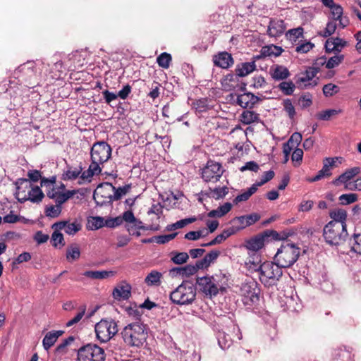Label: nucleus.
Returning <instances> with one entry per match:
<instances>
[{"label":"nucleus","instance_id":"1","mask_svg":"<svg viewBox=\"0 0 361 361\" xmlns=\"http://www.w3.org/2000/svg\"><path fill=\"white\" fill-rule=\"evenodd\" d=\"M49 66L42 61H28L19 66L14 71L13 75L21 83L27 87H35L44 80V68Z\"/></svg>","mask_w":361,"mask_h":361},{"label":"nucleus","instance_id":"2","mask_svg":"<svg viewBox=\"0 0 361 361\" xmlns=\"http://www.w3.org/2000/svg\"><path fill=\"white\" fill-rule=\"evenodd\" d=\"M200 290L206 296L212 298L219 293L226 291L228 278L224 274L219 273L212 276L198 277L196 281Z\"/></svg>","mask_w":361,"mask_h":361},{"label":"nucleus","instance_id":"3","mask_svg":"<svg viewBox=\"0 0 361 361\" xmlns=\"http://www.w3.org/2000/svg\"><path fill=\"white\" fill-rule=\"evenodd\" d=\"M121 335L128 345L138 347L145 342L147 334L142 324L135 322L126 326L123 329Z\"/></svg>","mask_w":361,"mask_h":361},{"label":"nucleus","instance_id":"4","mask_svg":"<svg viewBox=\"0 0 361 361\" xmlns=\"http://www.w3.org/2000/svg\"><path fill=\"white\" fill-rule=\"evenodd\" d=\"M283 276L282 268L276 262H264L258 274L259 279L266 287L276 286Z\"/></svg>","mask_w":361,"mask_h":361},{"label":"nucleus","instance_id":"5","mask_svg":"<svg viewBox=\"0 0 361 361\" xmlns=\"http://www.w3.org/2000/svg\"><path fill=\"white\" fill-rule=\"evenodd\" d=\"M196 289L189 281L183 282L170 293V299L174 304L185 305L195 299Z\"/></svg>","mask_w":361,"mask_h":361},{"label":"nucleus","instance_id":"6","mask_svg":"<svg viewBox=\"0 0 361 361\" xmlns=\"http://www.w3.org/2000/svg\"><path fill=\"white\" fill-rule=\"evenodd\" d=\"M300 250L294 244L282 245L274 256L275 262L281 268H288L298 260Z\"/></svg>","mask_w":361,"mask_h":361},{"label":"nucleus","instance_id":"7","mask_svg":"<svg viewBox=\"0 0 361 361\" xmlns=\"http://www.w3.org/2000/svg\"><path fill=\"white\" fill-rule=\"evenodd\" d=\"M348 235L347 228L327 224L323 228V237L326 243L332 246H338L343 243Z\"/></svg>","mask_w":361,"mask_h":361},{"label":"nucleus","instance_id":"8","mask_svg":"<svg viewBox=\"0 0 361 361\" xmlns=\"http://www.w3.org/2000/svg\"><path fill=\"white\" fill-rule=\"evenodd\" d=\"M45 65L49 66L47 71H46V68H44L43 71L44 80H45L49 78L58 80L62 77L66 71H68L61 54H54L51 57L50 63H45Z\"/></svg>","mask_w":361,"mask_h":361},{"label":"nucleus","instance_id":"9","mask_svg":"<svg viewBox=\"0 0 361 361\" xmlns=\"http://www.w3.org/2000/svg\"><path fill=\"white\" fill-rule=\"evenodd\" d=\"M111 147L104 142H95L90 152L91 163L96 166L102 167L111 156Z\"/></svg>","mask_w":361,"mask_h":361},{"label":"nucleus","instance_id":"10","mask_svg":"<svg viewBox=\"0 0 361 361\" xmlns=\"http://www.w3.org/2000/svg\"><path fill=\"white\" fill-rule=\"evenodd\" d=\"M94 330L97 338L106 343L117 334L118 329L114 320L103 319L96 324Z\"/></svg>","mask_w":361,"mask_h":361},{"label":"nucleus","instance_id":"11","mask_svg":"<svg viewBox=\"0 0 361 361\" xmlns=\"http://www.w3.org/2000/svg\"><path fill=\"white\" fill-rule=\"evenodd\" d=\"M77 360L78 361H104L105 353L103 348L96 344H87L78 349Z\"/></svg>","mask_w":361,"mask_h":361},{"label":"nucleus","instance_id":"12","mask_svg":"<svg viewBox=\"0 0 361 361\" xmlns=\"http://www.w3.org/2000/svg\"><path fill=\"white\" fill-rule=\"evenodd\" d=\"M242 301L246 306H252L259 301V288L255 281H250L242 284L240 289Z\"/></svg>","mask_w":361,"mask_h":361},{"label":"nucleus","instance_id":"13","mask_svg":"<svg viewBox=\"0 0 361 361\" xmlns=\"http://www.w3.org/2000/svg\"><path fill=\"white\" fill-rule=\"evenodd\" d=\"M235 338H242L240 329L235 326H233L231 329L218 331L216 333L218 345L223 350H228L233 345Z\"/></svg>","mask_w":361,"mask_h":361},{"label":"nucleus","instance_id":"14","mask_svg":"<svg viewBox=\"0 0 361 361\" xmlns=\"http://www.w3.org/2000/svg\"><path fill=\"white\" fill-rule=\"evenodd\" d=\"M224 170L221 164L213 160H209L202 168L201 176L206 183H216L222 176Z\"/></svg>","mask_w":361,"mask_h":361},{"label":"nucleus","instance_id":"15","mask_svg":"<svg viewBox=\"0 0 361 361\" xmlns=\"http://www.w3.org/2000/svg\"><path fill=\"white\" fill-rule=\"evenodd\" d=\"M115 190L110 183H103L99 184L93 193V198L98 205H104L114 201L113 199V191Z\"/></svg>","mask_w":361,"mask_h":361},{"label":"nucleus","instance_id":"16","mask_svg":"<svg viewBox=\"0 0 361 361\" xmlns=\"http://www.w3.org/2000/svg\"><path fill=\"white\" fill-rule=\"evenodd\" d=\"M269 237L267 232L257 235L245 242V247L248 250V252L255 253L258 252L265 244L266 240Z\"/></svg>","mask_w":361,"mask_h":361},{"label":"nucleus","instance_id":"17","mask_svg":"<svg viewBox=\"0 0 361 361\" xmlns=\"http://www.w3.org/2000/svg\"><path fill=\"white\" fill-rule=\"evenodd\" d=\"M338 159V157L325 158L323 161L322 169L318 171L315 176L307 178V181L310 183L316 182L321 179L331 176L332 174L331 168L335 165L336 160Z\"/></svg>","mask_w":361,"mask_h":361},{"label":"nucleus","instance_id":"18","mask_svg":"<svg viewBox=\"0 0 361 361\" xmlns=\"http://www.w3.org/2000/svg\"><path fill=\"white\" fill-rule=\"evenodd\" d=\"M286 29V25L283 20L271 18L269 20L267 32L269 37L276 39L285 33Z\"/></svg>","mask_w":361,"mask_h":361},{"label":"nucleus","instance_id":"19","mask_svg":"<svg viewBox=\"0 0 361 361\" xmlns=\"http://www.w3.org/2000/svg\"><path fill=\"white\" fill-rule=\"evenodd\" d=\"M316 71L314 68H309L298 78L296 83L302 89L313 87L317 85V81L314 79Z\"/></svg>","mask_w":361,"mask_h":361},{"label":"nucleus","instance_id":"20","mask_svg":"<svg viewBox=\"0 0 361 361\" xmlns=\"http://www.w3.org/2000/svg\"><path fill=\"white\" fill-rule=\"evenodd\" d=\"M52 228L57 230H64L65 233L69 235H74L77 232L81 230L82 225L78 221L70 222L69 221H61L54 223Z\"/></svg>","mask_w":361,"mask_h":361},{"label":"nucleus","instance_id":"21","mask_svg":"<svg viewBox=\"0 0 361 361\" xmlns=\"http://www.w3.org/2000/svg\"><path fill=\"white\" fill-rule=\"evenodd\" d=\"M263 265L262 256L258 252H248V257L245 262V267L250 273L259 274Z\"/></svg>","mask_w":361,"mask_h":361},{"label":"nucleus","instance_id":"22","mask_svg":"<svg viewBox=\"0 0 361 361\" xmlns=\"http://www.w3.org/2000/svg\"><path fill=\"white\" fill-rule=\"evenodd\" d=\"M62 58L65 61L68 71H72L82 66L85 61L81 53L78 51H75L68 55L63 54Z\"/></svg>","mask_w":361,"mask_h":361},{"label":"nucleus","instance_id":"23","mask_svg":"<svg viewBox=\"0 0 361 361\" xmlns=\"http://www.w3.org/2000/svg\"><path fill=\"white\" fill-rule=\"evenodd\" d=\"M16 198L18 202L23 203L27 200V195L31 183L27 179H19L16 183Z\"/></svg>","mask_w":361,"mask_h":361},{"label":"nucleus","instance_id":"24","mask_svg":"<svg viewBox=\"0 0 361 361\" xmlns=\"http://www.w3.org/2000/svg\"><path fill=\"white\" fill-rule=\"evenodd\" d=\"M259 98L251 92H244L238 95L236 103L243 109H252Z\"/></svg>","mask_w":361,"mask_h":361},{"label":"nucleus","instance_id":"25","mask_svg":"<svg viewBox=\"0 0 361 361\" xmlns=\"http://www.w3.org/2000/svg\"><path fill=\"white\" fill-rule=\"evenodd\" d=\"M329 216L332 219L328 224H331L334 226L338 225L347 228V212L341 208L334 209L329 212Z\"/></svg>","mask_w":361,"mask_h":361},{"label":"nucleus","instance_id":"26","mask_svg":"<svg viewBox=\"0 0 361 361\" xmlns=\"http://www.w3.org/2000/svg\"><path fill=\"white\" fill-rule=\"evenodd\" d=\"M213 62L214 66L227 69L234 63L233 59L231 54L226 51L219 52L213 56Z\"/></svg>","mask_w":361,"mask_h":361},{"label":"nucleus","instance_id":"27","mask_svg":"<svg viewBox=\"0 0 361 361\" xmlns=\"http://www.w3.org/2000/svg\"><path fill=\"white\" fill-rule=\"evenodd\" d=\"M131 286L126 281H123L113 290V297L116 300H128L131 295Z\"/></svg>","mask_w":361,"mask_h":361},{"label":"nucleus","instance_id":"28","mask_svg":"<svg viewBox=\"0 0 361 361\" xmlns=\"http://www.w3.org/2000/svg\"><path fill=\"white\" fill-rule=\"evenodd\" d=\"M347 44V42L339 37H330L325 43L327 52H340Z\"/></svg>","mask_w":361,"mask_h":361},{"label":"nucleus","instance_id":"29","mask_svg":"<svg viewBox=\"0 0 361 361\" xmlns=\"http://www.w3.org/2000/svg\"><path fill=\"white\" fill-rule=\"evenodd\" d=\"M360 172V167H353L346 170L344 173L341 174L337 178L332 181V184L338 186L341 183L346 184L349 180L353 178L356 175Z\"/></svg>","mask_w":361,"mask_h":361},{"label":"nucleus","instance_id":"30","mask_svg":"<svg viewBox=\"0 0 361 361\" xmlns=\"http://www.w3.org/2000/svg\"><path fill=\"white\" fill-rule=\"evenodd\" d=\"M269 72L271 78L277 81L286 80L290 75L288 69L281 65L271 66Z\"/></svg>","mask_w":361,"mask_h":361},{"label":"nucleus","instance_id":"31","mask_svg":"<svg viewBox=\"0 0 361 361\" xmlns=\"http://www.w3.org/2000/svg\"><path fill=\"white\" fill-rule=\"evenodd\" d=\"M228 193V188L226 186L216 187L214 189L209 188L207 190L202 191L201 194L215 200L224 198Z\"/></svg>","mask_w":361,"mask_h":361},{"label":"nucleus","instance_id":"32","mask_svg":"<svg viewBox=\"0 0 361 361\" xmlns=\"http://www.w3.org/2000/svg\"><path fill=\"white\" fill-rule=\"evenodd\" d=\"M63 334V331H51L48 332L42 340L44 350H48L56 342L57 339Z\"/></svg>","mask_w":361,"mask_h":361},{"label":"nucleus","instance_id":"33","mask_svg":"<svg viewBox=\"0 0 361 361\" xmlns=\"http://www.w3.org/2000/svg\"><path fill=\"white\" fill-rule=\"evenodd\" d=\"M256 68L255 61L245 62L236 66L235 73L238 77H245L252 73Z\"/></svg>","mask_w":361,"mask_h":361},{"label":"nucleus","instance_id":"34","mask_svg":"<svg viewBox=\"0 0 361 361\" xmlns=\"http://www.w3.org/2000/svg\"><path fill=\"white\" fill-rule=\"evenodd\" d=\"M240 121L245 125H250L260 121V116L254 111L245 110L240 115Z\"/></svg>","mask_w":361,"mask_h":361},{"label":"nucleus","instance_id":"35","mask_svg":"<svg viewBox=\"0 0 361 361\" xmlns=\"http://www.w3.org/2000/svg\"><path fill=\"white\" fill-rule=\"evenodd\" d=\"M162 276L163 274L161 272L152 270L146 276L145 283L148 286L158 287L161 284Z\"/></svg>","mask_w":361,"mask_h":361},{"label":"nucleus","instance_id":"36","mask_svg":"<svg viewBox=\"0 0 361 361\" xmlns=\"http://www.w3.org/2000/svg\"><path fill=\"white\" fill-rule=\"evenodd\" d=\"M116 272L114 271H86L83 273V276L92 279H104L112 277L115 275Z\"/></svg>","mask_w":361,"mask_h":361},{"label":"nucleus","instance_id":"37","mask_svg":"<svg viewBox=\"0 0 361 361\" xmlns=\"http://www.w3.org/2000/svg\"><path fill=\"white\" fill-rule=\"evenodd\" d=\"M220 255L218 250H212L207 253L202 259L198 260V267H202V269L207 268L210 264L216 261Z\"/></svg>","mask_w":361,"mask_h":361},{"label":"nucleus","instance_id":"38","mask_svg":"<svg viewBox=\"0 0 361 361\" xmlns=\"http://www.w3.org/2000/svg\"><path fill=\"white\" fill-rule=\"evenodd\" d=\"M56 182V178L51 177V179L43 178L41 179V186L49 188L50 190L47 191V196L51 199H54L56 195L59 193L55 188L54 184Z\"/></svg>","mask_w":361,"mask_h":361},{"label":"nucleus","instance_id":"39","mask_svg":"<svg viewBox=\"0 0 361 361\" xmlns=\"http://www.w3.org/2000/svg\"><path fill=\"white\" fill-rule=\"evenodd\" d=\"M351 351L346 348H340L334 350V361H353Z\"/></svg>","mask_w":361,"mask_h":361},{"label":"nucleus","instance_id":"40","mask_svg":"<svg viewBox=\"0 0 361 361\" xmlns=\"http://www.w3.org/2000/svg\"><path fill=\"white\" fill-rule=\"evenodd\" d=\"M102 171V167L96 166L95 165L90 163L88 169L86 171H82L80 173V178L82 180L90 182L92 178L98 175Z\"/></svg>","mask_w":361,"mask_h":361},{"label":"nucleus","instance_id":"41","mask_svg":"<svg viewBox=\"0 0 361 361\" xmlns=\"http://www.w3.org/2000/svg\"><path fill=\"white\" fill-rule=\"evenodd\" d=\"M82 171V167L79 166L77 168L68 167L67 170L63 171L62 178L64 180H73L79 177Z\"/></svg>","mask_w":361,"mask_h":361},{"label":"nucleus","instance_id":"42","mask_svg":"<svg viewBox=\"0 0 361 361\" xmlns=\"http://www.w3.org/2000/svg\"><path fill=\"white\" fill-rule=\"evenodd\" d=\"M27 196V200H30L32 202H41L44 197V194L39 187H32L31 185Z\"/></svg>","mask_w":361,"mask_h":361},{"label":"nucleus","instance_id":"43","mask_svg":"<svg viewBox=\"0 0 361 361\" xmlns=\"http://www.w3.org/2000/svg\"><path fill=\"white\" fill-rule=\"evenodd\" d=\"M233 233V229H227L221 233L217 235L212 240L207 243L202 244V246H212L216 244H220L224 241L227 238Z\"/></svg>","mask_w":361,"mask_h":361},{"label":"nucleus","instance_id":"44","mask_svg":"<svg viewBox=\"0 0 361 361\" xmlns=\"http://www.w3.org/2000/svg\"><path fill=\"white\" fill-rule=\"evenodd\" d=\"M282 51L283 49L280 47L275 45L265 46L261 49V56L264 57L271 56H278Z\"/></svg>","mask_w":361,"mask_h":361},{"label":"nucleus","instance_id":"45","mask_svg":"<svg viewBox=\"0 0 361 361\" xmlns=\"http://www.w3.org/2000/svg\"><path fill=\"white\" fill-rule=\"evenodd\" d=\"M257 188L254 184L251 187L247 188L245 191L241 194L237 195L233 200V203L238 204L240 202L247 201L254 193L257 190Z\"/></svg>","mask_w":361,"mask_h":361},{"label":"nucleus","instance_id":"46","mask_svg":"<svg viewBox=\"0 0 361 361\" xmlns=\"http://www.w3.org/2000/svg\"><path fill=\"white\" fill-rule=\"evenodd\" d=\"M260 216L256 213L245 216H241L237 218L238 221L242 225V227L250 226L259 219Z\"/></svg>","mask_w":361,"mask_h":361},{"label":"nucleus","instance_id":"47","mask_svg":"<svg viewBox=\"0 0 361 361\" xmlns=\"http://www.w3.org/2000/svg\"><path fill=\"white\" fill-rule=\"evenodd\" d=\"M61 230L54 229L51 236V243L53 247L61 249L65 245V241Z\"/></svg>","mask_w":361,"mask_h":361},{"label":"nucleus","instance_id":"48","mask_svg":"<svg viewBox=\"0 0 361 361\" xmlns=\"http://www.w3.org/2000/svg\"><path fill=\"white\" fill-rule=\"evenodd\" d=\"M66 259L72 262L78 259L80 257V250L77 245H70L66 250Z\"/></svg>","mask_w":361,"mask_h":361},{"label":"nucleus","instance_id":"49","mask_svg":"<svg viewBox=\"0 0 361 361\" xmlns=\"http://www.w3.org/2000/svg\"><path fill=\"white\" fill-rule=\"evenodd\" d=\"M304 30L302 27L290 29L286 32V37L291 42H296L300 38H303Z\"/></svg>","mask_w":361,"mask_h":361},{"label":"nucleus","instance_id":"50","mask_svg":"<svg viewBox=\"0 0 361 361\" xmlns=\"http://www.w3.org/2000/svg\"><path fill=\"white\" fill-rule=\"evenodd\" d=\"M172 61L171 55L167 52H163L157 58V63L159 67L167 69Z\"/></svg>","mask_w":361,"mask_h":361},{"label":"nucleus","instance_id":"51","mask_svg":"<svg viewBox=\"0 0 361 361\" xmlns=\"http://www.w3.org/2000/svg\"><path fill=\"white\" fill-rule=\"evenodd\" d=\"M106 226V220L100 216H92L87 221V226L91 230H97Z\"/></svg>","mask_w":361,"mask_h":361},{"label":"nucleus","instance_id":"52","mask_svg":"<svg viewBox=\"0 0 361 361\" xmlns=\"http://www.w3.org/2000/svg\"><path fill=\"white\" fill-rule=\"evenodd\" d=\"M350 251L361 255V233L354 234L350 240Z\"/></svg>","mask_w":361,"mask_h":361},{"label":"nucleus","instance_id":"53","mask_svg":"<svg viewBox=\"0 0 361 361\" xmlns=\"http://www.w3.org/2000/svg\"><path fill=\"white\" fill-rule=\"evenodd\" d=\"M341 112V109H326L319 112L316 115V117L320 121H329L332 116L339 114Z\"/></svg>","mask_w":361,"mask_h":361},{"label":"nucleus","instance_id":"54","mask_svg":"<svg viewBox=\"0 0 361 361\" xmlns=\"http://www.w3.org/2000/svg\"><path fill=\"white\" fill-rule=\"evenodd\" d=\"M279 88L285 95H291L294 92L295 85L292 81H284L279 85Z\"/></svg>","mask_w":361,"mask_h":361},{"label":"nucleus","instance_id":"55","mask_svg":"<svg viewBox=\"0 0 361 361\" xmlns=\"http://www.w3.org/2000/svg\"><path fill=\"white\" fill-rule=\"evenodd\" d=\"M322 91L326 97H330L337 94L340 91V87L335 84L328 83L324 85Z\"/></svg>","mask_w":361,"mask_h":361},{"label":"nucleus","instance_id":"56","mask_svg":"<svg viewBox=\"0 0 361 361\" xmlns=\"http://www.w3.org/2000/svg\"><path fill=\"white\" fill-rule=\"evenodd\" d=\"M193 107L198 112H205L209 109V105L208 104V99L205 98H201L196 100L193 103Z\"/></svg>","mask_w":361,"mask_h":361},{"label":"nucleus","instance_id":"57","mask_svg":"<svg viewBox=\"0 0 361 361\" xmlns=\"http://www.w3.org/2000/svg\"><path fill=\"white\" fill-rule=\"evenodd\" d=\"M61 207L57 204L47 206L45 209V214L48 217L56 218L61 214Z\"/></svg>","mask_w":361,"mask_h":361},{"label":"nucleus","instance_id":"58","mask_svg":"<svg viewBox=\"0 0 361 361\" xmlns=\"http://www.w3.org/2000/svg\"><path fill=\"white\" fill-rule=\"evenodd\" d=\"M74 191L71 190H67L65 192H59L54 199L55 200L56 204L61 207V205L69 198H71L74 195Z\"/></svg>","mask_w":361,"mask_h":361},{"label":"nucleus","instance_id":"59","mask_svg":"<svg viewBox=\"0 0 361 361\" xmlns=\"http://www.w3.org/2000/svg\"><path fill=\"white\" fill-rule=\"evenodd\" d=\"M336 29V23L333 20H330L327 23L325 29L323 31L319 32L320 36L324 37H328L334 34Z\"/></svg>","mask_w":361,"mask_h":361},{"label":"nucleus","instance_id":"60","mask_svg":"<svg viewBox=\"0 0 361 361\" xmlns=\"http://www.w3.org/2000/svg\"><path fill=\"white\" fill-rule=\"evenodd\" d=\"M343 59L344 56L343 54H336L329 59L326 61V67L329 69L334 68L338 66L343 61Z\"/></svg>","mask_w":361,"mask_h":361},{"label":"nucleus","instance_id":"61","mask_svg":"<svg viewBox=\"0 0 361 361\" xmlns=\"http://www.w3.org/2000/svg\"><path fill=\"white\" fill-rule=\"evenodd\" d=\"M199 269H202V268L198 267V260L196 262L195 265L188 264L183 267V277L194 275Z\"/></svg>","mask_w":361,"mask_h":361},{"label":"nucleus","instance_id":"62","mask_svg":"<svg viewBox=\"0 0 361 361\" xmlns=\"http://www.w3.org/2000/svg\"><path fill=\"white\" fill-rule=\"evenodd\" d=\"M338 199L341 204L348 205L356 202L357 200V195L355 193L343 194Z\"/></svg>","mask_w":361,"mask_h":361},{"label":"nucleus","instance_id":"63","mask_svg":"<svg viewBox=\"0 0 361 361\" xmlns=\"http://www.w3.org/2000/svg\"><path fill=\"white\" fill-rule=\"evenodd\" d=\"M189 259V255L186 252H175L171 257V261L176 264H183Z\"/></svg>","mask_w":361,"mask_h":361},{"label":"nucleus","instance_id":"64","mask_svg":"<svg viewBox=\"0 0 361 361\" xmlns=\"http://www.w3.org/2000/svg\"><path fill=\"white\" fill-rule=\"evenodd\" d=\"M130 188V185H126L118 188L115 187V190L113 191V199H114V200H120L123 195H125L129 192Z\"/></svg>","mask_w":361,"mask_h":361}]
</instances>
